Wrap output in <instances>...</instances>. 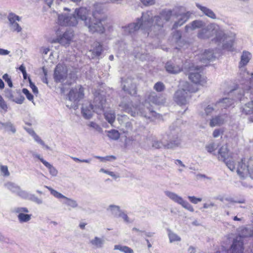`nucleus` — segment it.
Listing matches in <instances>:
<instances>
[{
	"instance_id": "nucleus-23",
	"label": "nucleus",
	"mask_w": 253,
	"mask_h": 253,
	"mask_svg": "<svg viewBox=\"0 0 253 253\" xmlns=\"http://www.w3.org/2000/svg\"><path fill=\"white\" fill-rule=\"evenodd\" d=\"M89 244L94 249H102L105 244V238L103 236H95L89 241Z\"/></svg>"
},
{
	"instance_id": "nucleus-22",
	"label": "nucleus",
	"mask_w": 253,
	"mask_h": 253,
	"mask_svg": "<svg viewBox=\"0 0 253 253\" xmlns=\"http://www.w3.org/2000/svg\"><path fill=\"white\" fill-rule=\"evenodd\" d=\"M4 92V95L5 98L12 102H15L17 104H21L23 103L25 100L24 97L20 93L19 94L18 97L15 98L11 89L5 88Z\"/></svg>"
},
{
	"instance_id": "nucleus-61",
	"label": "nucleus",
	"mask_w": 253,
	"mask_h": 253,
	"mask_svg": "<svg viewBox=\"0 0 253 253\" xmlns=\"http://www.w3.org/2000/svg\"><path fill=\"white\" fill-rule=\"evenodd\" d=\"M188 199L193 204H197L198 202L202 201V199L200 198H197L195 196H188Z\"/></svg>"
},
{
	"instance_id": "nucleus-32",
	"label": "nucleus",
	"mask_w": 253,
	"mask_h": 253,
	"mask_svg": "<svg viewBox=\"0 0 253 253\" xmlns=\"http://www.w3.org/2000/svg\"><path fill=\"white\" fill-rule=\"evenodd\" d=\"M189 19L188 15L186 13H183L179 16L177 21H175L173 25V28L176 29L178 27L184 24Z\"/></svg>"
},
{
	"instance_id": "nucleus-62",
	"label": "nucleus",
	"mask_w": 253,
	"mask_h": 253,
	"mask_svg": "<svg viewBox=\"0 0 253 253\" xmlns=\"http://www.w3.org/2000/svg\"><path fill=\"white\" fill-rule=\"evenodd\" d=\"M0 171L2 173H3V175L5 176H8L10 174V173L8 170V168L6 166H1Z\"/></svg>"
},
{
	"instance_id": "nucleus-43",
	"label": "nucleus",
	"mask_w": 253,
	"mask_h": 253,
	"mask_svg": "<svg viewBox=\"0 0 253 253\" xmlns=\"http://www.w3.org/2000/svg\"><path fill=\"white\" fill-rule=\"evenodd\" d=\"M108 210L110 211L112 214L115 217H118L119 213H120L122 211L119 206L115 205H110L109 207Z\"/></svg>"
},
{
	"instance_id": "nucleus-6",
	"label": "nucleus",
	"mask_w": 253,
	"mask_h": 253,
	"mask_svg": "<svg viewBox=\"0 0 253 253\" xmlns=\"http://www.w3.org/2000/svg\"><path fill=\"white\" fill-rule=\"evenodd\" d=\"M152 16L149 13H142L141 17L137 18L135 22L128 24L122 27V31L124 35H131L141 29L147 33V29L151 24Z\"/></svg>"
},
{
	"instance_id": "nucleus-52",
	"label": "nucleus",
	"mask_w": 253,
	"mask_h": 253,
	"mask_svg": "<svg viewBox=\"0 0 253 253\" xmlns=\"http://www.w3.org/2000/svg\"><path fill=\"white\" fill-rule=\"evenodd\" d=\"M16 195L23 199H28L30 194H29L27 191L23 190L20 188Z\"/></svg>"
},
{
	"instance_id": "nucleus-16",
	"label": "nucleus",
	"mask_w": 253,
	"mask_h": 253,
	"mask_svg": "<svg viewBox=\"0 0 253 253\" xmlns=\"http://www.w3.org/2000/svg\"><path fill=\"white\" fill-rule=\"evenodd\" d=\"M67 76V67L61 64H58L54 70V79L56 82H63Z\"/></svg>"
},
{
	"instance_id": "nucleus-15",
	"label": "nucleus",
	"mask_w": 253,
	"mask_h": 253,
	"mask_svg": "<svg viewBox=\"0 0 253 253\" xmlns=\"http://www.w3.org/2000/svg\"><path fill=\"white\" fill-rule=\"evenodd\" d=\"M74 36L73 32L71 30L66 31L63 34L58 35L57 33V37L52 40V43H59L62 45H68L72 40Z\"/></svg>"
},
{
	"instance_id": "nucleus-12",
	"label": "nucleus",
	"mask_w": 253,
	"mask_h": 253,
	"mask_svg": "<svg viewBox=\"0 0 253 253\" xmlns=\"http://www.w3.org/2000/svg\"><path fill=\"white\" fill-rule=\"evenodd\" d=\"M219 155V158L223 160L227 167L231 170L234 171L235 169V158L233 157H229L228 149L227 145H224L219 149L218 151Z\"/></svg>"
},
{
	"instance_id": "nucleus-27",
	"label": "nucleus",
	"mask_w": 253,
	"mask_h": 253,
	"mask_svg": "<svg viewBox=\"0 0 253 253\" xmlns=\"http://www.w3.org/2000/svg\"><path fill=\"white\" fill-rule=\"evenodd\" d=\"M196 6L205 15L212 19H216V14L211 9L206 6H203L199 3H196Z\"/></svg>"
},
{
	"instance_id": "nucleus-4",
	"label": "nucleus",
	"mask_w": 253,
	"mask_h": 253,
	"mask_svg": "<svg viewBox=\"0 0 253 253\" xmlns=\"http://www.w3.org/2000/svg\"><path fill=\"white\" fill-rule=\"evenodd\" d=\"M145 13H149L151 15V23L147 29L148 35H157L162 30L164 24L169 22L172 16V11L170 9H164L158 15L153 16L151 11H147Z\"/></svg>"
},
{
	"instance_id": "nucleus-1",
	"label": "nucleus",
	"mask_w": 253,
	"mask_h": 253,
	"mask_svg": "<svg viewBox=\"0 0 253 253\" xmlns=\"http://www.w3.org/2000/svg\"><path fill=\"white\" fill-rule=\"evenodd\" d=\"M215 36L213 41L222 43V47L229 51L233 50L234 36L226 35L223 31L215 24H210L202 28L199 32L198 36L201 39H208Z\"/></svg>"
},
{
	"instance_id": "nucleus-21",
	"label": "nucleus",
	"mask_w": 253,
	"mask_h": 253,
	"mask_svg": "<svg viewBox=\"0 0 253 253\" xmlns=\"http://www.w3.org/2000/svg\"><path fill=\"white\" fill-rule=\"evenodd\" d=\"M165 68L168 73L171 74H178L182 70L181 65L171 61H168L166 63Z\"/></svg>"
},
{
	"instance_id": "nucleus-48",
	"label": "nucleus",
	"mask_w": 253,
	"mask_h": 253,
	"mask_svg": "<svg viewBox=\"0 0 253 253\" xmlns=\"http://www.w3.org/2000/svg\"><path fill=\"white\" fill-rule=\"evenodd\" d=\"M169 237L170 243L175 241H180L181 240V238L179 236L171 231H169Z\"/></svg>"
},
{
	"instance_id": "nucleus-38",
	"label": "nucleus",
	"mask_w": 253,
	"mask_h": 253,
	"mask_svg": "<svg viewBox=\"0 0 253 253\" xmlns=\"http://www.w3.org/2000/svg\"><path fill=\"white\" fill-rule=\"evenodd\" d=\"M102 113H104L105 118L106 120L111 124H112V123L114 122L115 120V114L114 112L112 110H110L109 111H105V109H104V112Z\"/></svg>"
},
{
	"instance_id": "nucleus-56",
	"label": "nucleus",
	"mask_w": 253,
	"mask_h": 253,
	"mask_svg": "<svg viewBox=\"0 0 253 253\" xmlns=\"http://www.w3.org/2000/svg\"><path fill=\"white\" fill-rule=\"evenodd\" d=\"M2 79L5 81V82L7 83L8 85L10 87H12L13 86V84L11 78L7 74H4L2 76Z\"/></svg>"
},
{
	"instance_id": "nucleus-50",
	"label": "nucleus",
	"mask_w": 253,
	"mask_h": 253,
	"mask_svg": "<svg viewBox=\"0 0 253 253\" xmlns=\"http://www.w3.org/2000/svg\"><path fill=\"white\" fill-rule=\"evenodd\" d=\"M218 109L214 106V108L211 105H208L205 108V113L203 115H205L206 116H210L211 113L214 111V110Z\"/></svg>"
},
{
	"instance_id": "nucleus-8",
	"label": "nucleus",
	"mask_w": 253,
	"mask_h": 253,
	"mask_svg": "<svg viewBox=\"0 0 253 253\" xmlns=\"http://www.w3.org/2000/svg\"><path fill=\"white\" fill-rule=\"evenodd\" d=\"M84 96V88L81 86L72 88L68 94L66 106L70 109H77L78 108L79 102L83 98Z\"/></svg>"
},
{
	"instance_id": "nucleus-28",
	"label": "nucleus",
	"mask_w": 253,
	"mask_h": 253,
	"mask_svg": "<svg viewBox=\"0 0 253 253\" xmlns=\"http://www.w3.org/2000/svg\"><path fill=\"white\" fill-rule=\"evenodd\" d=\"M205 25V23L203 21L196 20L187 25L185 27V30L186 32H188L190 30H194L201 28H203Z\"/></svg>"
},
{
	"instance_id": "nucleus-45",
	"label": "nucleus",
	"mask_w": 253,
	"mask_h": 253,
	"mask_svg": "<svg viewBox=\"0 0 253 253\" xmlns=\"http://www.w3.org/2000/svg\"><path fill=\"white\" fill-rule=\"evenodd\" d=\"M31 214H18L17 216L18 220L20 222L23 223V222H27L30 221L31 219Z\"/></svg>"
},
{
	"instance_id": "nucleus-37",
	"label": "nucleus",
	"mask_w": 253,
	"mask_h": 253,
	"mask_svg": "<svg viewBox=\"0 0 253 253\" xmlns=\"http://www.w3.org/2000/svg\"><path fill=\"white\" fill-rule=\"evenodd\" d=\"M243 113L248 115L253 113V101L246 103L243 107L241 108Z\"/></svg>"
},
{
	"instance_id": "nucleus-36",
	"label": "nucleus",
	"mask_w": 253,
	"mask_h": 253,
	"mask_svg": "<svg viewBox=\"0 0 253 253\" xmlns=\"http://www.w3.org/2000/svg\"><path fill=\"white\" fill-rule=\"evenodd\" d=\"M0 129H4L6 130L11 131L13 133H15L16 130L13 124L10 122L2 123L0 122Z\"/></svg>"
},
{
	"instance_id": "nucleus-13",
	"label": "nucleus",
	"mask_w": 253,
	"mask_h": 253,
	"mask_svg": "<svg viewBox=\"0 0 253 253\" xmlns=\"http://www.w3.org/2000/svg\"><path fill=\"white\" fill-rule=\"evenodd\" d=\"M165 194L170 200L181 205L183 208L191 212L194 211L192 206L186 201L184 200L181 197L179 196L177 194L169 191H165Z\"/></svg>"
},
{
	"instance_id": "nucleus-63",
	"label": "nucleus",
	"mask_w": 253,
	"mask_h": 253,
	"mask_svg": "<svg viewBox=\"0 0 253 253\" xmlns=\"http://www.w3.org/2000/svg\"><path fill=\"white\" fill-rule=\"evenodd\" d=\"M223 132V131L221 128L215 129L212 133V135L214 138L219 137Z\"/></svg>"
},
{
	"instance_id": "nucleus-18",
	"label": "nucleus",
	"mask_w": 253,
	"mask_h": 253,
	"mask_svg": "<svg viewBox=\"0 0 253 253\" xmlns=\"http://www.w3.org/2000/svg\"><path fill=\"white\" fill-rule=\"evenodd\" d=\"M122 88L124 91L130 95H134L136 93V84L131 78L123 79Z\"/></svg>"
},
{
	"instance_id": "nucleus-57",
	"label": "nucleus",
	"mask_w": 253,
	"mask_h": 253,
	"mask_svg": "<svg viewBox=\"0 0 253 253\" xmlns=\"http://www.w3.org/2000/svg\"><path fill=\"white\" fill-rule=\"evenodd\" d=\"M118 217H121L122 219H123L124 221L125 222H126V223H130L131 222V221H130L129 218L128 217V216L127 215V214L122 211H121L120 213H119V215L117 218H118Z\"/></svg>"
},
{
	"instance_id": "nucleus-29",
	"label": "nucleus",
	"mask_w": 253,
	"mask_h": 253,
	"mask_svg": "<svg viewBox=\"0 0 253 253\" xmlns=\"http://www.w3.org/2000/svg\"><path fill=\"white\" fill-rule=\"evenodd\" d=\"M103 51L102 45L99 42H93L91 46V48L89 50V52H91L93 56L92 57L93 58L95 56H100Z\"/></svg>"
},
{
	"instance_id": "nucleus-2",
	"label": "nucleus",
	"mask_w": 253,
	"mask_h": 253,
	"mask_svg": "<svg viewBox=\"0 0 253 253\" xmlns=\"http://www.w3.org/2000/svg\"><path fill=\"white\" fill-rule=\"evenodd\" d=\"M179 130L170 129V132L164 136L161 141L158 140L153 136H149L146 138V144L144 147H149L150 145L156 149H160L164 147L166 149H173L178 147L181 142L178 135Z\"/></svg>"
},
{
	"instance_id": "nucleus-26",
	"label": "nucleus",
	"mask_w": 253,
	"mask_h": 253,
	"mask_svg": "<svg viewBox=\"0 0 253 253\" xmlns=\"http://www.w3.org/2000/svg\"><path fill=\"white\" fill-rule=\"evenodd\" d=\"M233 104V100L229 98H224L219 100L214 106L219 109H226Z\"/></svg>"
},
{
	"instance_id": "nucleus-60",
	"label": "nucleus",
	"mask_w": 253,
	"mask_h": 253,
	"mask_svg": "<svg viewBox=\"0 0 253 253\" xmlns=\"http://www.w3.org/2000/svg\"><path fill=\"white\" fill-rule=\"evenodd\" d=\"M206 149L208 152L212 153L216 149L215 145L213 143H211L206 146Z\"/></svg>"
},
{
	"instance_id": "nucleus-35",
	"label": "nucleus",
	"mask_w": 253,
	"mask_h": 253,
	"mask_svg": "<svg viewBox=\"0 0 253 253\" xmlns=\"http://www.w3.org/2000/svg\"><path fill=\"white\" fill-rule=\"evenodd\" d=\"M253 237V228H242L239 233V236L238 237H241L243 239V237Z\"/></svg>"
},
{
	"instance_id": "nucleus-44",
	"label": "nucleus",
	"mask_w": 253,
	"mask_h": 253,
	"mask_svg": "<svg viewBox=\"0 0 253 253\" xmlns=\"http://www.w3.org/2000/svg\"><path fill=\"white\" fill-rule=\"evenodd\" d=\"M45 187L48 189V190L50 192V193L52 195L58 199H64L66 196L62 194L61 193L58 192L55 190L52 189L51 187L45 186Z\"/></svg>"
},
{
	"instance_id": "nucleus-33",
	"label": "nucleus",
	"mask_w": 253,
	"mask_h": 253,
	"mask_svg": "<svg viewBox=\"0 0 253 253\" xmlns=\"http://www.w3.org/2000/svg\"><path fill=\"white\" fill-rule=\"evenodd\" d=\"M251 58V53L247 51H243L241 57V61L239 63V67H242L246 65L249 62Z\"/></svg>"
},
{
	"instance_id": "nucleus-34",
	"label": "nucleus",
	"mask_w": 253,
	"mask_h": 253,
	"mask_svg": "<svg viewBox=\"0 0 253 253\" xmlns=\"http://www.w3.org/2000/svg\"><path fill=\"white\" fill-rule=\"evenodd\" d=\"M224 123V119L221 116H216L212 118L210 122V125L211 127L216 126H220Z\"/></svg>"
},
{
	"instance_id": "nucleus-64",
	"label": "nucleus",
	"mask_w": 253,
	"mask_h": 253,
	"mask_svg": "<svg viewBox=\"0 0 253 253\" xmlns=\"http://www.w3.org/2000/svg\"><path fill=\"white\" fill-rule=\"evenodd\" d=\"M29 81L30 83V86L32 89L33 92L35 94H37L38 93V89L37 86L35 85V84L31 81L30 78H29Z\"/></svg>"
},
{
	"instance_id": "nucleus-30",
	"label": "nucleus",
	"mask_w": 253,
	"mask_h": 253,
	"mask_svg": "<svg viewBox=\"0 0 253 253\" xmlns=\"http://www.w3.org/2000/svg\"><path fill=\"white\" fill-rule=\"evenodd\" d=\"M133 54L136 58L139 59L141 61L146 60L148 58V55L145 50L139 47L135 49Z\"/></svg>"
},
{
	"instance_id": "nucleus-51",
	"label": "nucleus",
	"mask_w": 253,
	"mask_h": 253,
	"mask_svg": "<svg viewBox=\"0 0 253 253\" xmlns=\"http://www.w3.org/2000/svg\"><path fill=\"white\" fill-rule=\"evenodd\" d=\"M13 212L15 213L23 214L25 213H28L29 212V210L27 208L25 207H17L15 208L13 210Z\"/></svg>"
},
{
	"instance_id": "nucleus-54",
	"label": "nucleus",
	"mask_w": 253,
	"mask_h": 253,
	"mask_svg": "<svg viewBox=\"0 0 253 253\" xmlns=\"http://www.w3.org/2000/svg\"><path fill=\"white\" fill-rule=\"evenodd\" d=\"M28 200H30L38 204H42V200L41 199L38 198L34 194H30L29 197L28 198Z\"/></svg>"
},
{
	"instance_id": "nucleus-10",
	"label": "nucleus",
	"mask_w": 253,
	"mask_h": 253,
	"mask_svg": "<svg viewBox=\"0 0 253 253\" xmlns=\"http://www.w3.org/2000/svg\"><path fill=\"white\" fill-rule=\"evenodd\" d=\"M202 70V66H192L189 67L190 73L189 75V79L195 84H199L201 85H204L207 83V78L200 74V72Z\"/></svg>"
},
{
	"instance_id": "nucleus-55",
	"label": "nucleus",
	"mask_w": 253,
	"mask_h": 253,
	"mask_svg": "<svg viewBox=\"0 0 253 253\" xmlns=\"http://www.w3.org/2000/svg\"><path fill=\"white\" fill-rule=\"evenodd\" d=\"M0 108L2 109L4 112L7 111L8 106L6 102L4 100L2 96L0 95Z\"/></svg>"
},
{
	"instance_id": "nucleus-11",
	"label": "nucleus",
	"mask_w": 253,
	"mask_h": 253,
	"mask_svg": "<svg viewBox=\"0 0 253 253\" xmlns=\"http://www.w3.org/2000/svg\"><path fill=\"white\" fill-rule=\"evenodd\" d=\"M103 18L101 17L89 18L88 21H86L85 25L88 28L89 31L92 33L95 32L99 33H103L105 31V28L103 26Z\"/></svg>"
},
{
	"instance_id": "nucleus-40",
	"label": "nucleus",
	"mask_w": 253,
	"mask_h": 253,
	"mask_svg": "<svg viewBox=\"0 0 253 253\" xmlns=\"http://www.w3.org/2000/svg\"><path fill=\"white\" fill-rule=\"evenodd\" d=\"M42 163L48 169L51 175L53 176L57 175L58 171L52 165L45 160H42Z\"/></svg>"
},
{
	"instance_id": "nucleus-24",
	"label": "nucleus",
	"mask_w": 253,
	"mask_h": 253,
	"mask_svg": "<svg viewBox=\"0 0 253 253\" xmlns=\"http://www.w3.org/2000/svg\"><path fill=\"white\" fill-rule=\"evenodd\" d=\"M73 14H75L76 17L77 16V19H80L81 20L84 21L85 25L86 24V21H88L89 19L87 18L88 10L85 7L76 9Z\"/></svg>"
},
{
	"instance_id": "nucleus-17",
	"label": "nucleus",
	"mask_w": 253,
	"mask_h": 253,
	"mask_svg": "<svg viewBox=\"0 0 253 253\" xmlns=\"http://www.w3.org/2000/svg\"><path fill=\"white\" fill-rule=\"evenodd\" d=\"M244 250L243 239L241 237H236L228 250L227 253H243Z\"/></svg>"
},
{
	"instance_id": "nucleus-39",
	"label": "nucleus",
	"mask_w": 253,
	"mask_h": 253,
	"mask_svg": "<svg viewBox=\"0 0 253 253\" xmlns=\"http://www.w3.org/2000/svg\"><path fill=\"white\" fill-rule=\"evenodd\" d=\"M4 186L7 189L16 194L17 193L18 191L20 188L19 186L11 182H8L5 183Z\"/></svg>"
},
{
	"instance_id": "nucleus-59",
	"label": "nucleus",
	"mask_w": 253,
	"mask_h": 253,
	"mask_svg": "<svg viewBox=\"0 0 253 253\" xmlns=\"http://www.w3.org/2000/svg\"><path fill=\"white\" fill-rule=\"evenodd\" d=\"M22 92L26 96L27 98L30 101L33 100V95L29 92L27 88H23Z\"/></svg>"
},
{
	"instance_id": "nucleus-9",
	"label": "nucleus",
	"mask_w": 253,
	"mask_h": 253,
	"mask_svg": "<svg viewBox=\"0 0 253 253\" xmlns=\"http://www.w3.org/2000/svg\"><path fill=\"white\" fill-rule=\"evenodd\" d=\"M241 177L244 178L250 176L253 179V160L244 158L239 162L237 168L234 170Z\"/></svg>"
},
{
	"instance_id": "nucleus-3",
	"label": "nucleus",
	"mask_w": 253,
	"mask_h": 253,
	"mask_svg": "<svg viewBox=\"0 0 253 253\" xmlns=\"http://www.w3.org/2000/svg\"><path fill=\"white\" fill-rule=\"evenodd\" d=\"M120 106L122 110L133 117L139 115L146 119L151 120L153 118H160V114L153 110L152 106L149 102L146 101L144 104L140 105L138 107L133 106L131 102H122Z\"/></svg>"
},
{
	"instance_id": "nucleus-58",
	"label": "nucleus",
	"mask_w": 253,
	"mask_h": 253,
	"mask_svg": "<svg viewBox=\"0 0 253 253\" xmlns=\"http://www.w3.org/2000/svg\"><path fill=\"white\" fill-rule=\"evenodd\" d=\"M89 126L96 130L97 131L100 132L102 130L101 127L96 123L91 122L88 125Z\"/></svg>"
},
{
	"instance_id": "nucleus-31",
	"label": "nucleus",
	"mask_w": 253,
	"mask_h": 253,
	"mask_svg": "<svg viewBox=\"0 0 253 253\" xmlns=\"http://www.w3.org/2000/svg\"><path fill=\"white\" fill-rule=\"evenodd\" d=\"M94 10L92 12V16L95 18L100 17L99 15H101L103 13L104 6L102 3L96 2L93 5Z\"/></svg>"
},
{
	"instance_id": "nucleus-7",
	"label": "nucleus",
	"mask_w": 253,
	"mask_h": 253,
	"mask_svg": "<svg viewBox=\"0 0 253 253\" xmlns=\"http://www.w3.org/2000/svg\"><path fill=\"white\" fill-rule=\"evenodd\" d=\"M181 85L182 88L178 89L174 95V100L179 105L188 103L191 97L190 93L195 92L198 90L197 87H194L187 82H182Z\"/></svg>"
},
{
	"instance_id": "nucleus-20",
	"label": "nucleus",
	"mask_w": 253,
	"mask_h": 253,
	"mask_svg": "<svg viewBox=\"0 0 253 253\" xmlns=\"http://www.w3.org/2000/svg\"><path fill=\"white\" fill-rule=\"evenodd\" d=\"M128 120L127 116L125 115L119 116L118 118V121L121 126L120 129L125 133L132 131V124Z\"/></svg>"
},
{
	"instance_id": "nucleus-25",
	"label": "nucleus",
	"mask_w": 253,
	"mask_h": 253,
	"mask_svg": "<svg viewBox=\"0 0 253 253\" xmlns=\"http://www.w3.org/2000/svg\"><path fill=\"white\" fill-rule=\"evenodd\" d=\"M215 58L213 50L208 49L205 50L204 52L202 53L200 57V61L203 63V65H207L209 61L212 60Z\"/></svg>"
},
{
	"instance_id": "nucleus-49",
	"label": "nucleus",
	"mask_w": 253,
	"mask_h": 253,
	"mask_svg": "<svg viewBox=\"0 0 253 253\" xmlns=\"http://www.w3.org/2000/svg\"><path fill=\"white\" fill-rule=\"evenodd\" d=\"M165 85L163 83L158 82L154 86V89L158 92H162L165 89Z\"/></svg>"
},
{
	"instance_id": "nucleus-46",
	"label": "nucleus",
	"mask_w": 253,
	"mask_h": 253,
	"mask_svg": "<svg viewBox=\"0 0 253 253\" xmlns=\"http://www.w3.org/2000/svg\"><path fill=\"white\" fill-rule=\"evenodd\" d=\"M148 99L150 101L155 104L159 105L164 102V101H161L159 100L158 97L157 96L155 92H153L149 95Z\"/></svg>"
},
{
	"instance_id": "nucleus-53",
	"label": "nucleus",
	"mask_w": 253,
	"mask_h": 253,
	"mask_svg": "<svg viewBox=\"0 0 253 253\" xmlns=\"http://www.w3.org/2000/svg\"><path fill=\"white\" fill-rule=\"evenodd\" d=\"M95 158L98 159L100 160L102 162H106V161H111L112 160H116V157L114 156H107L105 157H102L100 156H95Z\"/></svg>"
},
{
	"instance_id": "nucleus-41",
	"label": "nucleus",
	"mask_w": 253,
	"mask_h": 253,
	"mask_svg": "<svg viewBox=\"0 0 253 253\" xmlns=\"http://www.w3.org/2000/svg\"><path fill=\"white\" fill-rule=\"evenodd\" d=\"M114 250H118L124 253H134L133 250L126 246L116 245L114 246Z\"/></svg>"
},
{
	"instance_id": "nucleus-47",
	"label": "nucleus",
	"mask_w": 253,
	"mask_h": 253,
	"mask_svg": "<svg viewBox=\"0 0 253 253\" xmlns=\"http://www.w3.org/2000/svg\"><path fill=\"white\" fill-rule=\"evenodd\" d=\"M108 136L112 139L117 140L120 137V133L118 130L112 129L108 131Z\"/></svg>"
},
{
	"instance_id": "nucleus-42",
	"label": "nucleus",
	"mask_w": 253,
	"mask_h": 253,
	"mask_svg": "<svg viewBox=\"0 0 253 253\" xmlns=\"http://www.w3.org/2000/svg\"><path fill=\"white\" fill-rule=\"evenodd\" d=\"M64 199L65 201L63 203L64 204L73 209L78 207V204L76 200L69 198L67 197H65Z\"/></svg>"
},
{
	"instance_id": "nucleus-19",
	"label": "nucleus",
	"mask_w": 253,
	"mask_h": 253,
	"mask_svg": "<svg viewBox=\"0 0 253 253\" xmlns=\"http://www.w3.org/2000/svg\"><path fill=\"white\" fill-rule=\"evenodd\" d=\"M7 18L9 22V28L10 30L12 32H16L17 33L22 31V28L17 22V21L20 20L19 16L13 13H10Z\"/></svg>"
},
{
	"instance_id": "nucleus-14",
	"label": "nucleus",
	"mask_w": 253,
	"mask_h": 253,
	"mask_svg": "<svg viewBox=\"0 0 253 253\" xmlns=\"http://www.w3.org/2000/svg\"><path fill=\"white\" fill-rule=\"evenodd\" d=\"M78 22L77 18L75 14L62 13L58 16V23L61 26H75Z\"/></svg>"
},
{
	"instance_id": "nucleus-5",
	"label": "nucleus",
	"mask_w": 253,
	"mask_h": 253,
	"mask_svg": "<svg viewBox=\"0 0 253 253\" xmlns=\"http://www.w3.org/2000/svg\"><path fill=\"white\" fill-rule=\"evenodd\" d=\"M93 103L92 104L90 102H86L83 104L82 114L85 119H90L94 112L101 114L104 112V109L107 108L106 99L101 95L95 96Z\"/></svg>"
}]
</instances>
